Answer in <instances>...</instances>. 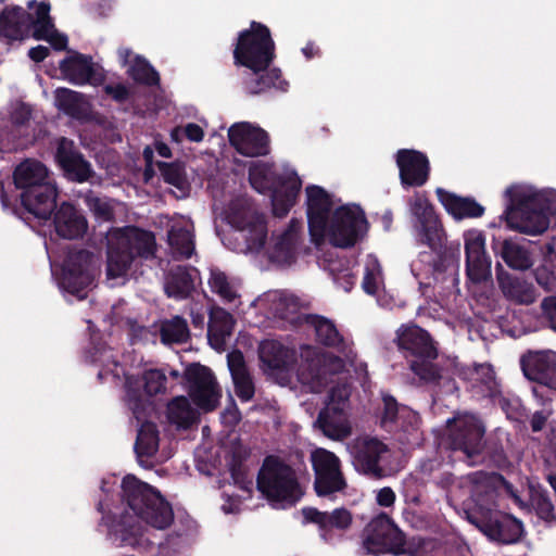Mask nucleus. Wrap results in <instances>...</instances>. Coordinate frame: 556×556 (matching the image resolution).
Instances as JSON below:
<instances>
[{
  "label": "nucleus",
  "mask_w": 556,
  "mask_h": 556,
  "mask_svg": "<svg viewBox=\"0 0 556 556\" xmlns=\"http://www.w3.org/2000/svg\"><path fill=\"white\" fill-rule=\"evenodd\" d=\"M235 386L236 395L242 402H249L255 393L254 383L249 372L231 377Z\"/></svg>",
  "instance_id": "52"
},
{
  "label": "nucleus",
  "mask_w": 556,
  "mask_h": 556,
  "mask_svg": "<svg viewBox=\"0 0 556 556\" xmlns=\"http://www.w3.org/2000/svg\"><path fill=\"white\" fill-rule=\"evenodd\" d=\"M156 166L161 173L163 180L177 188L184 195L188 194L190 185L186 177L185 165L180 162H157Z\"/></svg>",
  "instance_id": "42"
},
{
  "label": "nucleus",
  "mask_w": 556,
  "mask_h": 556,
  "mask_svg": "<svg viewBox=\"0 0 556 556\" xmlns=\"http://www.w3.org/2000/svg\"><path fill=\"white\" fill-rule=\"evenodd\" d=\"M435 358L421 357L409 363L410 370L426 383L440 384L441 369L433 363Z\"/></svg>",
  "instance_id": "48"
},
{
  "label": "nucleus",
  "mask_w": 556,
  "mask_h": 556,
  "mask_svg": "<svg viewBox=\"0 0 556 556\" xmlns=\"http://www.w3.org/2000/svg\"><path fill=\"white\" fill-rule=\"evenodd\" d=\"M89 210L99 218L110 220L113 217L111 205L94 194H88L85 200Z\"/></svg>",
  "instance_id": "54"
},
{
  "label": "nucleus",
  "mask_w": 556,
  "mask_h": 556,
  "mask_svg": "<svg viewBox=\"0 0 556 556\" xmlns=\"http://www.w3.org/2000/svg\"><path fill=\"white\" fill-rule=\"evenodd\" d=\"M229 224L243 233L249 250L260 251L267 239V224L264 216L251 207L235 202L230 205Z\"/></svg>",
  "instance_id": "15"
},
{
  "label": "nucleus",
  "mask_w": 556,
  "mask_h": 556,
  "mask_svg": "<svg viewBox=\"0 0 556 556\" xmlns=\"http://www.w3.org/2000/svg\"><path fill=\"white\" fill-rule=\"evenodd\" d=\"M530 503L540 519L548 522L556 519L554 505L547 490L540 485L532 486L530 489Z\"/></svg>",
  "instance_id": "47"
},
{
  "label": "nucleus",
  "mask_w": 556,
  "mask_h": 556,
  "mask_svg": "<svg viewBox=\"0 0 556 556\" xmlns=\"http://www.w3.org/2000/svg\"><path fill=\"white\" fill-rule=\"evenodd\" d=\"M55 102L60 111L74 119H84L88 116L89 105L84 94L67 88L55 90Z\"/></svg>",
  "instance_id": "38"
},
{
  "label": "nucleus",
  "mask_w": 556,
  "mask_h": 556,
  "mask_svg": "<svg viewBox=\"0 0 556 556\" xmlns=\"http://www.w3.org/2000/svg\"><path fill=\"white\" fill-rule=\"evenodd\" d=\"M383 410L380 425L388 431H407V426L417 421V416L408 407L400 405L394 396L384 394L382 396Z\"/></svg>",
  "instance_id": "31"
},
{
  "label": "nucleus",
  "mask_w": 556,
  "mask_h": 556,
  "mask_svg": "<svg viewBox=\"0 0 556 556\" xmlns=\"http://www.w3.org/2000/svg\"><path fill=\"white\" fill-rule=\"evenodd\" d=\"M51 217L56 235L63 239H79L87 231L86 217L70 202H62L56 206Z\"/></svg>",
  "instance_id": "26"
},
{
  "label": "nucleus",
  "mask_w": 556,
  "mask_h": 556,
  "mask_svg": "<svg viewBox=\"0 0 556 556\" xmlns=\"http://www.w3.org/2000/svg\"><path fill=\"white\" fill-rule=\"evenodd\" d=\"M466 273L476 283L491 277V260L485 252V238L480 231H469L465 235Z\"/></svg>",
  "instance_id": "20"
},
{
  "label": "nucleus",
  "mask_w": 556,
  "mask_h": 556,
  "mask_svg": "<svg viewBox=\"0 0 556 556\" xmlns=\"http://www.w3.org/2000/svg\"><path fill=\"white\" fill-rule=\"evenodd\" d=\"M470 521L490 540L505 545L518 543L525 534L520 519L500 510H489L480 517L470 518Z\"/></svg>",
  "instance_id": "12"
},
{
  "label": "nucleus",
  "mask_w": 556,
  "mask_h": 556,
  "mask_svg": "<svg viewBox=\"0 0 556 556\" xmlns=\"http://www.w3.org/2000/svg\"><path fill=\"white\" fill-rule=\"evenodd\" d=\"M508 205L504 211L507 227L521 233L538 236L549 226V204L535 194H527L519 188L509 187L505 191Z\"/></svg>",
  "instance_id": "4"
},
{
  "label": "nucleus",
  "mask_w": 556,
  "mask_h": 556,
  "mask_svg": "<svg viewBox=\"0 0 556 556\" xmlns=\"http://www.w3.org/2000/svg\"><path fill=\"white\" fill-rule=\"evenodd\" d=\"M94 279V254L80 249L68 253L61 285L71 294L84 298L80 293L91 286Z\"/></svg>",
  "instance_id": "13"
},
{
  "label": "nucleus",
  "mask_w": 556,
  "mask_h": 556,
  "mask_svg": "<svg viewBox=\"0 0 556 556\" xmlns=\"http://www.w3.org/2000/svg\"><path fill=\"white\" fill-rule=\"evenodd\" d=\"M228 140L230 146L243 156H263L269 152L268 134L247 122L233 124L228 129Z\"/></svg>",
  "instance_id": "19"
},
{
  "label": "nucleus",
  "mask_w": 556,
  "mask_h": 556,
  "mask_svg": "<svg viewBox=\"0 0 556 556\" xmlns=\"http://www.w3.org/2000/svg\"><path fill=\"white\" fill-rule=\"evenodd\" d=\"M311 463L315 475L314 490L318 496H328L346 488L341 462L334 453L318 447L311 453Z\"/></svg>",
  "instance_id": "11"
},
{
  "label": "nucleus",
  "mask_w": 556,
  "mask_h": 556,
  "mask_svg": "<svg viewBox=\"0 0 556 556\" xmlns=\"http://www.w3.org/2000/svg\"><path fill=\"white\" fill-rule=\"evenodd\" d=\"M50 10V3L41 1L36 5L35 14L30 13V31L34 39L46 40L56 30Z\"/></svg>",
  "instance_id": "40"
},
{
  "label": "nucleus",
  "mask_w": 556,
  "mask_h": 556,
  "mask_svg": "<svg viewBox=\"0 0 556 556\" xmlns=\"http://www.w3.org/2000/svg\"><path fill=\"white\" fill-rule=\"evenodd\" d=\"M166 417L170 425L184 430L190 429L199 420L198 412L184 395L176 396L168 402Z\"/></svg>",
  "instance_id": "37"
},
{
  "label": "nucleus",
  "mask_w": 556,
  "mask_h": 556,
  "mask_svg": "<svg viewBox=\"0 0 556 556\" xmlns=\"http://www.w3.org/2000/svg\"><path fill=\"white\" fill-rule=\"evenodd\" d=\"M410 212L415 217L417 241L435 253L442 252L445 241L443 225L427 197L416 194L410 200Z\"/></svg>",
  "instance_id": "9"
},
{
  "label": "nucleus",
  "mask_w": 556,
  "mask_h": 556,
  "mask_svg": "<svg viewBox=\"0 0 556 556\" xmlns=\"http://www.w3.org/2000/svg\"><path fill=\"white\" fill-rule=\"evenodd\" d=\"M184 135L192 142H200L204 138V131L195 123H188L184 128Z\"/></svg>",
  "instance_id": "61"
},
{
  "label": "nucleus",
  "mask_w": 556,
  "mask_h": 556,
  "mask_svg": "<svg viewBox=\"0 0 556 556\" xmlns=\"http://www.w3.org/2000/svg\"><path fill=\"white\" fill-rule=\"evenodd\" d=\"M227 362L231 377L249 372L241 351L236 350L230 352L227 355Z\"/></svg>",
  "instance_id": "56"
},
{
  "label": "nucleus",
  "mask_w": 556,
  "mask_h": 556,
  "mask_svg": "<svg viewBox=\"0 0 556 556\" xmlns=\"http://www.w3.org/2000/svg\"><path fill=\"white\" fill-rule=\"evenodd\" d=\"M388 446L376 438L358 440L353 447L354 464L363 473L379 479L384 476L380 459Z\"/></svg>",
  "instance_id": "25"
},
{
  "label": "nucleus",
  "mask_w": 556,
  "mask_h": 556,
  "mask_svg": "<svg viewBox=\"0 0 556 556\" xmlns=\"http://www.w3.org/2000/svg\"><path fill=\"white\" fill-rule=\"evenodd\" d=\"M122 497L132 515L122 514L111 527L121 546L136 547L140 544L142 527L139 519L160 530L174 521L172 505L160 491L132 475H127L122 481Z\"/></svg>",
  "instance_id": "1"
},
{
  "label": "nucleus",
  "mask_w": 556,
  "mask_h": 556,
  "mask_svg": "<svg viewBox=\"0 0 556 556\" xmlns=\"http://www.w3.org/2000/svg\"><path fill=\"white\" fill-rule=\"evenodd\" d=\"M30 23V13L22 7H5L0 13V39L17 41L28 38Z\"/></svg>",
  "instance_id": "29"
},
{
  "label": "nucleus",
  "mask_w": 556,
  "mask_h": 556,
  "mask_svg": "<svg viewBox=\"0 0 556 556\" xmlns=\"http://www.w3.org/2000/svg\"><path fill=\"white\" fill-rule=\"evenodd\" d=\"M405 543L404 533L386 513L371 519L364 529L363 544L370 554L403 555L406 552Z\"/></svg>",
  "instance_id": "8"
},
{
  "label": "nucleus",
  "mask_w": 556,
  "mask_h": 556,
  "mask_svg": "<svg viewBox=\"0 0 556 556\" xmlns=\"http://www.w3.org/2000/svg\"><path fill=\"white\" fill-rule=\"evenodd\" d=\"M549 417V413L545 410H536L530 420L531 430L533 432H539L544 429L547 419Z\"/></svg>",
  "instance_id": "62"
},
{
  "label": "nucleus",
  "mask_w": 556,
  "mask_h": 556,
  "mask_svg": "<svg viewBox=\"0 0 556 556\" xmlns=\"http://www.w3.org/2000/svg\"><path fill=\"white\" fill-rule=\"evenodd\" d=\"M366 225L365 214L358 206L342 205L333 211L328 222L329 241L338 248H351L359 240Z\"/></svg>",
  "instance_id": "10"
},
{
  "label": "nucleus",
  "mask_w": 556,
  "mask_h": 556,
  "mask_svg": "<svg viewBox=\"0 0 556 556\" xmlns=\"http://www.w3.org/2000/svg\"><path fill=\"white\" fill-rule=\"evenodd\" d=\"M160 334L164 343H185L190 337L187 321L180 316H175L173 319L164 323Z\"/></svg>",
  "instance_id": "45"
},
{
  "label": "nucleus",
  "mask_w": 556,
  "mask_h": 556,
  "mask_svg": "<svg viewBox=\"0 0 556 556\" xmlns=\"http://www.w3.org/2000/svg\"><path fill=\"white\" fill-rule=\"evenodd\" d=\"M258 358L265 370L271 374H289L298 361L296 351L278 340L266 339L258 345Z\"/></svg>",
  "instance_id": "22"
},
{
  "label": "nucleus",
  "mask_w": 556,
  "mask_h": 556,
  "mask_svg": "<svg viewBox=\"0 0 556 556\" xmlns=\"http://www.w3.org/2000/svg\"><path fill=\"white\" fill-rule=\"evenodd\" d=\"M302 188V180L296 173H292L283 178L279 188L274 193L287 199V202L296 203L298 197Z\"/></svg>",
  "instance_id": "51"
},
{
  "label": "nucleus",
  "mask_w": 556,
  "mask_h": 556,
  "mask_svg": "<svg viewBox=\"0 0 556 556\" xmlns=\"http://www.w3.org/2000/svg\"><path fill=\"white\" fill-rule=\"evenodd\" d=\"M185 378L192 402L204 412L214 410L222 394L212 370L201 364H191L185 371Z\"/></svg>",
  "instance_id": "14"
},
{
  "label": "nucleus",
  "mask_w": 556,
  "mask_h": 556,
  "mask_svg": "<svg viewBox=\"0 0 556 556\" xmlns=\"http://www.w3.org/2000/svg\"><path fill=\"white\" fill-rule=\"evenodd\" d=\"M104 92L110 96L114 101L123 103L130 97L129 89L123 84L105 85Z\"/></svg>",
  "instance_id": "58"
},
{
  "label": "nucleus",
  "mask_w": 556,
  "mask_h": 556,
  "mask_svg": "<svg viewBox=\"0 0 556 556\" xmlns=\"http://www.w3.org/2000/svg\"><path fill=\"white\" fill-rule=\"evenodd\" d=\"M54 160L64 177L70 181L83 184L89 181L96 174L91 163L75 142L66 137L56 140Z\"/></svg>",
  "instance_id": "16"
},
{
  "label": "nucleus",
  "mask_w": 556,
  "mask_h": 556,
  "mask_svg": "<svg viewBox=\"0 0 556 556\" xmlns=\"http://www.w3.org/2000/svg\"><path fill=\"white\" fill-rule=\"evenodd\" d=\"M128 73L138 84L150 87L157 86L160 84L159 73L143 56H135L134 63Z\"/></svg>",
  "instance_id": "46"
},
{
  "label": "nucleus",
  "mask_w": 556,
  "mask_h": 556,
  "mask_svg": "<svg viewBox=\"0 0 556 556\" xmlns=\"http://www.w3.org/2000/svg\"><path fill=\"white\" fill-rule=\"evenodd\" d=\"M168 243L175 258H190L194 252L192 233L186 228L172 229L168 232Z\"/></svg>",
  "instance_id": "43"
},
{
  "label": "nucleus",
  "mask_w": 556,
  "mask_h": 556,
  "mask_svg": "<svg viewBox=\"0 0 556 556\" xmlns=\"http://www.w3.org/2000/svg\"><path fill=\"white\" fill-rule=\"evenodd\" d=\"M476 460L477 464L500 470L506 469L510 465L503 444L497 440L483 441V450Z\"/></svg>",
  "instance_id": "41"
},
{
  "label": "nucleus",
  "mask_w": 556,
  "mask_h": 556,
  "mask_svg": "<svg viewBox=\"0 0 556 556\" xmlns=\"http://www.w3.org/2000/svg\"><path fill=\"white\" fill-rule=\"evenodd\" d=\"M363 289L368 294H375L378 290L376 274L368 267H366L363 278Z\"/></svg>",
  "instance_id": "63"
},
{
  "label": "nucleus",
  "mask_w": 556,
  "mask_h": 556,
  "mask_svg": "<svg viewBox=\"0 0 556 556\" xmlns=\"http://www.w3.org/2000/svg\"><path fill=\"white\" fill-rule=\"evenodd\" d=\"M58 190L54 185H37L18 194L22 206L39 220H49L56 207Z\"/></svg>",
  "instance_id": "24"
},
{
  "label": "nucleus",
  "mask_w": 556,
  "mask_h": 556,
  "mask_svg": "<svg viewBox=\"0 0 556 556\" xmlns=\"http://www.w3.org/2000/svg\"><path fill=\"white\" fill-rule=\"evenodd\" d=\"M435 194L445 211L456 220L479 218L485 208L473 198L460 197L443 188H437Z\"/></svg>",
  "instance_id": "30"
},
{
  "label": "nucleus",
  "mask_w": 556,
  "mask_h": 556,
  "mask_svg": "<svg viewBox=\"0 0 556 556\" xmlns=\"http://www.w3.org/2000/svg\"><path fill=\"white\" fill-rule=\"evenodd\" d=\"M141 381L143 383L144 393L149 397L166 392L167 377L162 369L152 368L144 370Z\"/></svg>",
  "instance_id": "49"
},
{
  "label": "nucleus",
  "mask_w": 556,
  "mask_h": 556,
  "mask_svg": "<svg viewBox=\"0 0 556 556\" xmlns=\"http://www.w3.org/2000/svg\"><path fill=\"white\" fill-rule=\"evenodd\" d=\"M208 286L212 292L218 294L226 302H232L237 298L227 275L218 268L211 269Z\"/></svg>",
  "instance_id": "50"
},
{
  "label": "nucleus",
  "mask_w": 556,
  "mask_h": 556,
  "mask_svg": "<svg viewBox=\"0 0 556 556\" xmlns=\"http://www.w3.org/2000/svg\"><path fill=\"white\" fill-rule=\"evenodd\" d=\"M396 343L399 349L405 352L406 356L410 355L415 359L438 357V349L431 336L417 325H403L396 331Z\"/></svg>",
  "instance_id": "23"
},
{
  "label": "nucleus",
  "mask_w": 556,
  "mask_h": 556,
  "mask_svg": "<svg viewBox=\"0 0 556 556\" xmlns=\"http://www.w3.org/2000/svg\"><path fill=\"white\" fill-rule=\"evenodd\" d=\"M520 367L525 377L543 387L556 388V368L544 352H529L520 358Z\"/></svg>",
  "instance_id": "28"
},
{
  "label": "nucleus",
  "mask_w": 556,
  "mask_h": 556,
  "mask_svg": "<svg viewBox=\"0 0 556 556\" xmlns=\"http://www.w3.org/2000/svg\"><path fill=\"white\" fill-rule=\"evenodd\" d=\"M256 486L270 502L294 505L303 495L295 470L276 455H268L263 460Z\"/></svg>",
  "instance_id": "5"
},
{
  "label": "nucleus",
  "mask_w": 556,
  "mask_h": 556,
  "mask_svg": "<svg viewBox=\"0 0 556 556\" xmlns=\"http://www.w3.org/2000/svg\"><path fill=\"white\" fill-rule=\"evenodd\" d=\"M328 269L337 282L342 280L341 286L345 291H350L352 289L355 277L349 271L348 267L343 268L341 262L329 260Z\"/></svg>",
  "instance_id": "53"
},
{
  "label": "nucleus",
  "mask_w": 556,
  "mask_h": 556,
  "mask_svg": "<svg viewBox=\"0 0 556 556\" xmlns=\"http://www.w3.org/2000/svg\"><path fill=\"white\" fill-rule=\"evenodd\" d=\"M156 253L155 235L137 226H125L113 232L108 248L106 274L111 279L123 277L137 260H152Z\"/></svg>",
  "instance_id": "3"
},
{
  "label": "nucleus",
  "mask_w": 556,
  "mask_h": 556,
  "mask_svg": "<svg viewBox=\"0 0 556 556\" xmlns=\"http://www.w3.org/2000/svg\"><path fill=\"white\" fill-rule=\"evenodd\" d=\"M305 192L309 236L314 243L319 244L326 238L333 202L331 195L320 186L309 185Z\"/></svg>",
  "instance_id": "17"
},
{
  "label": "nucleus",
  "mask_w": 556,
  "mask_h": 556,
  "mask_svg": "<svg viewBox=\"0 0 556 556\" xmlns=\"http://www.w3.org/2000/svg\"><path fill=\"white\" fill-rule=\"evenodd\" d=\"M126 403L137 421H142L138 429L135 453L138 458L152 457L159 450V429L156 424L143 420L152 409V401L144 397L138 387L130 380L126 382Z\"/></svg>",
  "instance_id": "6"
},
{
  "label": "nucleus",
  "mask_w": 556,
  "mask_h": 556,
  "mask_svg": "<svg viewBox=\"0 0 556 556\" xmlns=\"http://www.w3.org/2000/svg\"><path fill=\"white\" fill-rule=\"evenodd\" d=\"M496 279L504 298L518 305H530L536 300L534 285L522 277L513 275L496 265Z\"/></svg>",
  "instance_id": "27"
},
{
  "label": "nucleus",
  "mask_w": 556,
  "mask_h": 556,
  "mask_svg": "<svg viewBox=\"0 0 556 556\" xmlns=\"http://www.w3.org/2000/svg\"><path fill=\"white\" fill-rule=\"evenodd\" d=\"M305 321L314 329L316 341L319 344L338 351L344 350V338L332 320L320 315L309 314L306 315Z\"/></svg>",
  "instance_id": "35"
},
{
  "label": "nucleus",
  "mask_w": 556,
  "mask_h": 556,
  "mask_svg": "<svg viewBox=\"0 0 556 556\" xmlns=\"http://www.w3.org/2000/svg\"><path fill=\"white\" fill-rule=\"evenodd\" d=\"M492 249L495 255L500 256L511 269L523 271L533 265L529 250L511 238L504 239L503 241L494 240Z\"/></svg>",
  "instance_id": "32"
},
{
  "label": "nucleus",
  "mask_w": 556,
  "mask_h": 556,
  "mask_svg": "<svg viewBox=\"0 0 556 556\" xmlns=\"http://www.w3.org/2000/svg\"><path fill=\"white\" fill-rule=\"evenodd\" d=\"M45 41H48L52 48L56 51H63L67 48L68 39L64 34H60L58 30H54L52 35Z\"/></svg>",
  "instance_id": "64"
},
{
  "label": "nucleus",
  "mask_w": 556,
  "mask_h": 556,
  "mask_svg": "<svg viewBox=\"0 0 556 556\" xmlns=\"http://www.w3.org/2000/svg\"><path fill=\"white\" fill-rule=\"evenodd\" d=\"M403 187H421L430 176L428 156L417 150L400 149L395 155Z\"/></svg>",
  "instance_id": "21"
},
{
  "label": "nucleus",
  "mask_w": 556,
  "mask_h": 556,
  "mask_svg": "<svg viewBox=\"0 0 556 556\" xmlns=\"http://www.w3.org/2000/svg\"><path fill=\"white\" fill-rule=\"evenodd\" d=\"M315 426L324 435L336 441L344 440L351 434V428L343 418V410L337 406L323 408L318 413Z\"/></svg>",
  "instance_id": "33"
},
{
  "label": "nucleus",
  "mask_w": 556,
  "mask_h": 556,
  "mask_svg": "<svg viewBox=\"0 0 556 556\" xmlns=\"http://www.w3.org/2000/svg\"><path fill=\"white\" fill-rule=\"evenodd\" d=\"M11 123L15 127L26 126L31 118V109L25 103H20L11 113Z\"/></svg>",
  "instance_id": "57"
},
{
  "label": "nucleus",
  "mask_w": 556,
  "mask_h": 556,
  "mask_svg": "<svg viewBox=\"0 0 556 556\" xmlns=\"http://www.w3.org/2000/svg\"><path fill=\"white\" fill-rule=\"evenodd\" d=\"M485 428L480 419L464 415L448 420L446 443L452 451L462 452L469 464L477 465L483 450Z\"/></svg>",
  "instance_id": "7"
},
{
  "label": "nucleus",
  "mask_w": 556,
  "mask_h": 556,
  "mask_svg": "<svg viewBox=\"0 0 556 556\" xmlns=\"http://www.w3.org/2000/svg\"><path fill=\"white\" fill-rule=\"evenodd\" d=\"M232 55L236 66L250 71L242 80L248 94H261L271 88L288 89L280 68L270 67L276 59V45L265 24L252 21L248 29L239 31Z\"/></svg>",
  "instance_id": "2"
},
{
  "label": "nucleus",
  "mask_w": 556,
  "mask_h": 556,
  "mask_svg": "<svg viewBox=\"0 0 556 556\" xmlns=\"http://www.w3.org/2000/svg\"><path fill=\"white\" fill-rule=\"evenodd\" d=\"M541 311L547 328L556 333V295L544 298L541 302Z\"/></svg>",
  "instance_id": "55"
},
{
  "label": "nucleus",
  "mask_w": 556,
  "mask_h": 556,
  "mask_svg": "<svg viewBox=\"0 0 556 556\" xmlns=\"http://www.w3.org/2000/svg\"><path fill=\"white\" fill-rule=\"evenodd\" d=\"M232 316L223 308L211 312L207 327L210 341L213 339L224 341L226 336L231 333Z\"/></svg>",
  "instance_id": "44"
},
{
  "label": "nucleus",
  "mask_w": 556,
  "mask_h": 556,
  "mask_svg": "<svg viewBox=\"0 0 556 556\" xmlns=\"http://www.w3.org/2000/svg\"><path fill=\"white\" fill-rule=\"evenodd\" d=\"M191 271L197 269L177 266L169 271L165 282V293L168 298L182 300L191 295L194 291V278Z\"/></svg>",
  "instance_id": "36"
},
{
  "label": "nucleus",
  "mask_w": 556,
  "mask_h": 556,
  "mask_svg": "<svg viewBox=\"0 0 556 556\" xmlns=\"http://www.w3.org/2000/svg\"><path fill=\"white\" fill-rule=\"evenodd\" d=\"M13 181L15 188L22 191H27L37 185H47L48 169L39 161L26 160L18 164L13 172Z\"/></svg>",
  "instance_id": "34"
},
{
  "label": "nucleus",
  "mask_w": 556,
  "mask_h": 556,
  "mask_svg": "<svg viewBox=\"0 0 556 556\" xmlns=\"http://www.w3.org/2000/svg\"><path fill=\"white\" fill-rule=\"evenodd\" d=\"M303 523H314L318 527L319 536L326 543H331L337 535H342L352 525L353 517L350 510L344 507L336 508L332 511H320L315 507H303L301 509Z\"/></svg>",
  "instance_id": "18"
},
{
  "label": "nucleus",
  "mask_w": 556,
  "mask_h": 556,
  "mask_svg": "<svg viewBox=\"0 0 556 556\" xmlns=\"http://www.w3.org/2000/svg\"><path fill=\"white\" fill-rule=\"evenodd\" d=\"M60 70L64 77L75 85L87 84L93 74L90 60L79 53L63 59L60 62Z\"/></svg>",
  "instance_id": "39"
},
{
  "label": "nucleus",
  "mask_w": 556,
  "mask_h": 556,
  "mask_svg": "<svg viewBox=\"0 0 556 556\" xmlns=\"http://www.w3.org/2000/svg\"><path fill=\"white\" fill-rule=\"evenodd\" d=\"M294 204L293 202H287V199L283 197L274 193L271 200L274 216L279 218L287 216Z\"/></svg>",
  "instance_id": "59"
},
{
  "label": "nucleus",
  "mask_w": 556,
  "mask_h": 556,
  "mask_svg": "<svg viewBox=\"0 0 556 556\" xmlns=\"http://www.w3.org/2000/svg\"><path fill=\"white\" fill-rule=\"evenodd\" d=\"M376 501L379 506L390 507L395 502V493L391 488L384 486L378 491Z\"/></svg>",
  "instance_id": "60"
}]
</instances>
